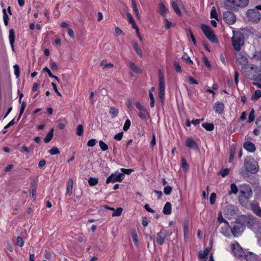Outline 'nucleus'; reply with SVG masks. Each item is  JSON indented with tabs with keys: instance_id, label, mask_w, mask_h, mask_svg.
Segmentation results:
<instances>
[{
	"instance_id": "1",
	"label": "nucleus",
	"mask_w": 261,
	"mask_h": 261,
	"mask_svg": "<svg viewBox=\"0 0 261 261\" xmlns=\"http://www.w3.org/2000/svg\"><path fill=\"white\" fill-rule=\"evenodd\" d=\"M253 194L252 189L248 184H242L239 185V200L242 203L246 200H248L252 197Z\"/></svg>"
},
{
	"instance_id": "2",
	"label": "nucleus",
	"mask_w": 261,
	"mask_h": 261,
	"mask_svg": "<svg viewBox=\"0 0 261 261\" xmlns=\"http://www.w3.org/2000/svg\"><path fill=\"white\" fill-rule=\"evenodd\" d=\"M244 35L240 32L233 31V36L231 37V43L233 49L237 51L241 50L244 45Z\"/></svg>"
},
{
	"instance_id": "3",
	"label": "nucleus",
	"mask_w": 261,
	"mask_h": 261,
	"mask_svg": "<svg viewBox=\"0 0 261 261\" xmlns=\"http://www.w3.org/2000/svg\"><path fill=\"white\" fill-rule=\"evenodd\" d=\"M244 166L248 172L256 174L259 169L257 162L251 156H247L244 160Z\"/></svg>"
},
{
	"instance_id": "4",
	"label": "nucleus",
	"mask_w": 261,
	"mask_h": 261,
	"mask_svg": "<svg viewBox=\"0 0 261 261\" xmlns=\"http://www.w3.org/2000/svg\"><path fill=\"white\" fill-rule=\"evenodd\" d=\"M248 0H225L224 3L225 8L228 10H234V7H245L248 4Z\"/></svg>"
},
{
	"instance_id": "5",
	"label": "nucleus",
	"mask_w": 261,
	"mask_h": 261,
	"mask_svg": "<svg viewBox=\"0 0 261 261\" xmlns=\"http://www.w3.org/2000/svg\"><path fill=\"white\" fill-rule=\"evenodd\" d=\"M200 28L203 34L210 41L214 43H218V40L216 35L209 26L202 24Z\"/></svg>"
},
{
	"instance_id": "6",
	"label": "nucleus",
	"mask_w": 261,
	"mask_h": 261,
	"mask_svg": "<svg viewBox=\"0 0 261 261\" xmlns=\"http://www.w3.org/2000/svg\"><path fill=\"white\" fill-rule=\"evenodd\" d=\"M159 97L161 100L163 101L165 97V85L164 75L161 69L159 70Z\"/></svg>"
},
{
	"instance_id": "7",
	"label": "nucleus",
	"mask_w": 261,
	"mask_h": 261,
	"mask_svg": "<svg viewBox=\"0 0 261 261\" xmlns=\"http://www.w3.org/2000/svg\"><path fill=\"white\" fill-rule=\"evenodd\" d=\"M232 225V226L231 228V233L234 237H238L244 230L245 226L244 224L238 221L235 222Z\"/></svg>"
},
{
	"instance_id": "8",
	"label": "nucleus",
	"mask_w": 261,
	"mask_h": 261,
	"mask_svg": "<svg viewBox=\"0 0 261 261\" xmlns=\"http://www.w3.org/2000/svg\"><path fill=\"white\" fill-rule=\"evenodd\" d=\"M231 249L233 255L237 258H241L244 256V251L242 247L237 241H234V242L231 244Z\"/></svg>"
},
{
	"instance_id": "9",
	"label": "nucleus",
	"mask_w": 261,
	"mask_h": 261,
	"mask_svg": "<svg viewBox=\"0 0 261 261\" xmlns=\"http://www.w3.org/2000/svg\"><path fill=\"white\" fill-rule=\"evenodd\" d=\"M125 175L124 174L120 173L116 171L114 173H112L106 179V184H108L110 182H115L117 181L121 182L124 178Z\"/></svg>"
},
{
	"instance_id": "10",
	"label": "nucleus",
	"mask_w": 261,
	"mask_h": 261,
	"mask_svg": "<svg viewBox=\"0 0 261 261\" xmlns=\"http://www.w3.org/2000/svg\"><path fill=\"white\" fill-rule=\"evenodd\" d=\"M247 16L252 22H258L261 15L257 9H251L247 11Z\"/></svg>"
},
{
	"instance_id": "11",
	"label": "nucleus",
	"mask_w": 261,
	"mask_h": 261,
	"mask_svg": "<svg viewBox=\"0 0 261 261\" xmlns=\"http://www.w3.org/2000/svg\"><path fill=\"white\" fill-rule=\"evenodd\" d=\"M233 10H228L223 14L224 21L228 24H233L236 21V15L232 12Z\"/></svg>"
},
{
	"instance_id": "12",
	"label": "nucleus",
	"mask_w": 261,
	"mask_h": 261,
	"mask_svg": "<svg viewBox=\"0 0 261 261\" xmlns=\"http://www.w3.org/2000/svg\"><path fill=\"white\" fill-rule=\"evenodd\" d=\"M167 231L164 229H162L156 234V243L161 246L164 243L166 237H167Z\"/></svg>"
},
{
	"instance_id": "13",
	"label": "nucleus",
	"mask_w": 261,
	"mask_h": 261,
	"mask_svg": "<svg viewBox=\"0 0 261 261\" xmlns=\"http://www.w3.org/2000/svg\"><path fill=\"white\" fill-rule=\"evenodd\" d=\"M243 147L247 151L250 153H254L256 151L255 145L250 141H245L243 143Z\"/></svg>"
},
{
	"instance_id": "14",
	"label": "nucleus",
	"mask_w": 261,
	"mask_h": 261,
	"mask_svg": "<svg viewBox=\"0 0 261 261\" xmlns=\"http://www.w3.org/2000/svg\"><path fill=\"white\" fill-rule=\"evenodd\" d=\"M250 208L253 212L259 217H261V208L256 201H253L250 203Z\"/></svg>"
},
{
	"instance_id": "15",
	"label": "nucleus",
	"mask_w": 261,
	"mask_h": 261,
	"mask_svg": "<svg viewBox=\"0 0 261 261\" xmlns=\"http://www.w3.org/2000/svg\"><path fill=\"white\" fill-rule=\"evenodd\" d=\"M224 105L222 102L217 101L215 103L213 109L216 114H221L224 111Z\"/></svg>"
},
{
	"instance_id": "16",
	"label": "nucleus",
	"mask_w": 261,
	"mask_h": 261,
	"mask_svg": "<svg viewBox=\"0 0 261 261\" xmlns=\"http://www.w3.org/2000/svg\"><path fill=\"white\" fill-rule=\"evenodd\" d=\"M186 145L188 147L193 149L196 150L198 148V146L197 144L195 142V141L190 138H188L186 139Z\"/></svg>"
},
{
	"instance_id": "17",
	"label": "nucleus",
	"mask_w": 261,
	"mask_h": 261,
	"mask_svg": "<svg viewBox=\"0 0 261 261\" xmlns=\"http://www.w3.org/2000/svg\"><path fill=\"white\" fill-rule=\"evenodd\" d=\"M245 259L247 261H258L257 255L253 252H249L244 254Z\"/></svg>"
},
{
	"instance_id": "18",
	"label": "nucleus",
	"mask_w": 261,
	"mask_h": 261,
	"mask_svg": "<svg viewBox=\"0 0 261 261\" xmlns=\"http://www.w3.org/2000/svg\"><path fill=\"white\" fill-rule=\"evenodd\" d=\"M168 11V9L166 7L164 4L162 3H160L158 10V13H159L163 17H166Z\"/></svg>"
},
{
	"instance_id": "19",
	"label": "nucleus",
	"mask_w": 261,
	"mask_h": 261,
	"mask_svg": "<svg viewBox=\"0 0 261 261\" xmlns=\"http://www.w3.org/2000/svg\"><path fill=\"white\" fill-rule=\"evenodd\" d=\"M9 39L11 47H12V49H14V44L15 42V32L13 29H11L9 30Z\"/></svg>"
},
{
	"instance_id": "20",
	"label": "nucleus",
	"mask_w": 261,
	"mask_h": 261,
	"mask_svg": "<svg viewBox=\"0 0 261 261\" xmlns=\"http://www.w3.org/2000/svg\"><path fill=\"white\" fill-rule=\"evenodd\" d=\"M172 212V205L170 202H166L165 203L163 210V213L165 215H170Z\"/></svg>"
},
{
	"instance_id": "21",
	"label": "nucleus",
	"mask_w": 261,
	"mask_h": 261,
	"mask_svg": "<svg viewBox=\"0 0 261 261\" xmlns=\"http://www.w3.org/2000/svg\"><path fill=\"white\" fill-rule=\"evenodd\" d=\"M128 67L131 69V70L136 73L141 74L142 73V70L140 68L137 67L134 63L132 62H129L128 64Z\"/></svg>"
},
{
	"instance_id": "22",
	"label": "nucleus",
	"mask_w": 261,
	"mask_h": 261,
	"mask_svg": "<svg viewBox=\"0 0 261 261\" xmlns=\"http://www.w3.org/2000/svg\"><path fill=\"white\" fill-rule=\"evenodd\" d=\"M211 251V248L206 247L204 249V250L202 251H200L198 252V257L200 259L205 258L208 254Z\"/></svg>"
},
{
	"instance_id": "23",
	"label": "nucleus",
	"mask_w": 261,
	"mask_h": 261,
	"mask_svg": "<svg viewBox=\"0 0 261 261\" xmlns=\"http://www.w3.org/2000/svg\"><path fill=\"white\" fill-rule=\"evenodd\" d=\"M171 6L178 16H181V11L178 7V5L175 1H171Z\"/></svg>"
},
{
	"instance_id": "24",
	"label": "nucleus",
	"mask_w": 261,
	"mask_h": 261,
	"mask_svg": "<svg viewBox=\"0 0 261 261\" xmlns=\"http://www.w3.org/2000/svg\"><path fill=\"white\" fill-rule=\"evenodd\" d=\"M189 225V220L187 219H185L184 220V233L185 238H188V237Z\"/></svg>"
},
{
	"instance_id": "25",
	"label": "nucleus",
	"mask_w": 261,
	"mask_h": 261,
	"mask_svg": "<svg viewBox=\"0 0 261 261\" xmlns=\"http://www.w3.org/2000/svg\"><path fill=\"white\" fill-rule=\"evenodd\" d=\"M138 116L142 120H147L149 118V113L146 109V111H139Z\"/></svg>"
},
{
	"instance_id": "26",
	"label": "nucleus",
	"mask_w": 261,
	"mask_h": 261,
	"mask_svg": "<svg viewBox=\"0 0 261 261\" xmlns=\"http://www.w3.org/2000/svg\"><path fill=\"white\" fill-rule=\"evenodd\" d=\"M132 44L136 54L140 57H141L142 56V51L138 44L136 42H133Z\"/></svg>"
},
{
	"instance_id": "27",
	"label": "nucleus",
	"mask_w": 261,
	"mask_h": 261,
	"mask_svg": "<svg viewBox=\"0 0 261 261\" xmlns=\"http://www.w3.org/2000/svg\"><path fill=\"white\" fill-rule=\"evenodd\" d=\"M202 126L207 131H212L214 129V125L213 123L205 122L202 124Z\"/></svg>"
},
{
	"instance_id": "28",
	"label": "nucleus",
	"mask_w": 261,
	"mask_h": 261,
	"mask_svg": "<svg viewBox=\"0 0 261 261\" xmlns=\"http://www.w3.org/2000/svg\"><path fill=\"white\" fill-rule=\"evenodd\" d=\"M54 136V128L50 129L49 132L47 133L46 136L44 139V141L45 143L49 142L53 138Z\"/></svg>"
},
{
	"instance_id": "29",
	"label": "nucleus",
	"mask_w": 261,
	"mask_h": 261,
	"mask_svg": "<svg viewBox=\"0 0 261 261\" xmlns=\"http://www.w3.org/2000/svg\"><path fill=\"white\" fill-rule=\"evenodd\" d=\"M230 191H229V194H236L238 192H239V187L238 188L237 185L234 183H232L230 186Z\"/></svg>"
},
{
	"instance_id": "30",
	"label": "nucleus",
	"mask_w": 261,
	"mask_h": 261,
	"mask_svg": "<svg viewBox=\"0 0 261 261\" xmlns=\"http://www.w3.org/2000/svg\"><path fill=\"white\" fill-rule=\"evenodd\" d=\"M242 220L245 224L249 226H252L254 224L253 220L249 217L246 216H243Z\"/></svg>"
},
{
	"instance_id": "31",
	"label": "nucleus",
	"mask_w": 261,
	"mask_h": 261,
	"mask_svg": "<svg viewBox=\"0 0 261 261\" xmlns=\"http://www.w3.org/2000/svg\"><path fill=\"white\" fill-rule=\"evenodd\" d=\"M110 210L114 211V212L113 213L112 216H120L122 212L123 209L122 207H118L116 210H114V208H108Z\"/></svg>"
},
{
	"instance_id": "32",
	"label": "nucleus",
	"mask_w": 261,
	"mask_h": 261,
	"mask_svg": "<svg viewBox=\"0 0 261 261\" xmlns=\"http://www.w3.org/2000/svg\"><path fill=\"white\" fill-rule=\"evenodd\" d=\"M237 61L239 62V63L243 65H245L248 63V60L244 56H239L237 58Z\"/></svg>"
},
{
	"instance_id": "33",
	"label": "nucleus",
	"mask_w": 261,
	"mask_h": 261,
	"mask_svg": "<svg viewBox=\"0 0 261 261\" xmlns=\"http://www.w3.org/2000/svg\"><path fill=\"white\" fill-rule=\"evenodd\" d=\"M132 237L134 243L136 246L138 245V237L137 233L135 230H132Z\"/></svg>"
},
{
	"instance_id": "34",
	"label": "nucleus",
	"mask_w": 261,
	"mask_h": 261,
	"mask_svg": "<svg viewBox=\"0 0 261 261\" xmlns=\"http://www.w3.org/2000/svg\"><path fill=\"white\" fill-rule=\"evenodd\" d=\"M73 188V180L71 179L68 181V185L67 188V194L70 195L72 193Z\"/></svg>"
},
{
	"instance_id": "35",
	"label": "nucleus",
	"mask_w": 261,
	"mask_h": 261,
	"mask_svg": "<svg viewBox=\"0 0 261 261\" xmlns=\"http://www.w3.org/2000/svg\"><path fill=\"white\" fill-rule=\"evenodd\" d=\"M261 97V90H256L254 94L251 96V99L252 100L256 101Z\"/></svg>"
},
{
	"instance_id": "36",
	"label": "nucleus",
	"mask_w": 261,
	"mask_h": 261,
	"mask_svg": "<svg viewBox=\"0 0 261 261\" xmlns=\"http://www.w3.org/2000/svg\"><path fill=\"white\" fill-rule=\"evenodd\" d=\"M118 110L115 107H112L110 108L109 113L111 114L112 118H115L118 114Z\"/></svg>"
},
{
	"instance_id": "37",
	"label": "nucleus",
	"mask_w": 261,
	"mask_h": 261,
	"mask_svg": "<svg viewBox=\"0 0 261 261\" xmlns=\"http://www.w3.org/2000/svg\"><path fill=\"white\" fill-rule=\"evenodd\" d=\"M25 107H26V102L23 101L21 103V106L20 111H19V114L18 115V117L17 118V121H18L19 120V119H20L22 114L24 112Z\"/></svg>"
},
{
	"instance_id": "38",
	"label": "nucleus",
	"mask_w": 261,
	"mask_h": 261,
	"mask_svg": "<svg viewBox=\"0 0 261 261\" xmlns=\"http://www.w3.org/2000/svg\"><path fill=\"white\" fill-rule=\"evenodd\" d=\"M3 19H4V22L5 25H8V21H9V16L7 13L6 10L5 9H4L3 10Z\"/></svg>"
},
{
	"instance_id": "39",
	"label": "nucleus",
	"mask_w": 261,
	"mask_h": 261,
	"mask_svg": "<svg viewBox=\"0 0 261 261\" xmlns=\"http://www.w3.org/2000/svg\"><path fill=\"white\" fill-rule=\"evenodd\" d=\"M254 113H255V112H254V109H252L249 113V114L248 120L247 121V122L248 123H251L252 122H253L254 120V118H255Z\"/></svg>"
},
{
	"instance_id": "40",
	"label": "nucleus",
	"mask_w": 261,
	"mask_h": 261,
	"mask_svg": "<svg viewBox=\"0 0 261 261\" xmlns=\"http://www.w3.org/2000/svg\"><path fill=\"white\" fill-rule=\"evenodd\" d=\"M98 179L94 177H90L88 180L89 185L90 186H94L98 184Z\"/></svg>"
},
{
	"instance_id": "41",
	"label": "nucleus",
	"mask_w": 261,
	"mask_h": 261,
	"mask_svg": "<svg viewBox=\"0 0 261 261\" xmlns=\"http://www.w3.org/2000/svg\"><path fill=\"white\" fill-rule=\"evenodd\" d=\"M234 154H235V148L234 147L230 148V154H229V160H228L229 163H231L233 161Z\"/></svg>"
},
{
	"instance_id": "42",
	"label": "nucleus",
	"mask_w": 261,
	"mask_h": 261,
	"mask_svg": "<svg viewBox=\"0 0 261 261\" xmlns=\"http://www.w3.org/2000/svg\"><path fill=\"white\" fill-rule=\"evenodd\" d=\"M30 197L31 198H33V199H35L36 198V188L33 185H31V189H30Z\"/></svg>"
},
{
	"instance_id": "43",
	"label": "nucleus",
	"mask_w": 261,
	"mask_h": 261,
	"mask_svg": "<svg viewBox=\"0 0 261 261\" xmlns=\"http://www.w3.org/2000/svg\"><path fill=\"white\" fill-rule=\"evenodd\" d=\"M48 152L51 155H57L60 154V151L57 147L54 146L50 150H48Z\"/></svg>"
},
{
	"instance_id": "44",
	"label": "nucleus",
	"mask_w": 261,
	"mask_h": 261,
	"mask_svg": "<svg viewBox=\"0 0 261 261\" xmlns=\"http://www.w3.org/2000/svg\"><path fill=\"white\" fill-rule=\"evenodd\" d=\"M99 144L101 150L103 151H107L109 148L108 145L102 140L99 141Z\"/></svg>"
},
{
	"instance_id": "45",
	"label": "nucleus",
	"mask_w": 261,
	"mask_h": 261,
	"mask_svg": "<svg viewBox=\"0 0 261 261\" xmlns=\"http://www.w3.org/2000/svg\"><path fill=\"white\" fill-rule=\"evenodd\" d=\"M84 129L82 124H79L76 128V135L81 136L83 135Z\"/></svg>"
},
{
	"instance_id": "46",
	"label": "nucleus",
	"mask_w": 261,
	"mask_h": 261,
	"mask_svg": "<svg viewBox=\"0 0 261 261\" xmlns=\"http://www.w3.org/2000/svg\"><path fill=\"white\" fill-rule=\"evenodd\" d=\"M210 17L212 18H215L216 20H218V15L217 11L215 9V8L214 7H213L211 13H210Z\"/></svg>"
},
{
	"instance_id": "47",
	"label": "nucleus",
	"mask_w": 261,
	"mask_h": 261,
	"mask_svg": "<svg viewBox=\"0 0 261 261\" xmlns=\"http://www.w3.org/2000/svg\"><path fill=\"white\" fill-rule=\"evenodd\" d=\"M173 66L176 72L181 73L182 72L181 67L178 62H174L173 63Z\"/></svg>"
},
{
	"instance_id": "48",
	"label": "nucleus",
	"mask_w": 261,
	"mask_h": 261,
	"mask_svg": "<svg viewBox=\"0 0 261 261\" xmlns=\"http://www.w3.org/2000/svg\"><path fill=\"white\" fill-rule=\"evenodd\" d=\"M130 124L131 122L130 120L128 119H126L123 127V130L126 132L129 128Z\"/></svg>"
},
{
	"instance_id": "49",
	"label": "nucleus",
	"mask_w": 261,
	"mask_h": 261,
	"mask_svg": "<svg viewBox=\"0 0 261 261\" xmlns=\"http://www.w3.org/2000/svg\"><path fill=\"white\" fill-rule=\"evenodd\" d=\"M164 23L166 30L169 29L172 25V23L169 21L166 18H165L164 19Z\"/></svg>"
},
{
	"instance_id": "50",
	"label": "nucleus",
	"mask_w": 261,
	"mask_h": 261,
	"mask_svg": "<svg viewBox=\"0 0 261 261\" xmlns=\"http://www.w3.org/2000/svg\"><path fill=\"white\" fill-rule=\"evenodd\" d=\"M127 16L128 17V22L132 25V27H134V26L136 27V23H135V21L132 16V15H131L130 13H127Z\"/></svg>"
},
{
	"instance_id": "51",
	"label": "nucleus",
	"mask_w": 261,
	"mask_h": 261,
	"mask_svg": "<svg viewBox=\"0 0 261 261\" xmlns=\"http://www.w3.org/2000/svg\"><path fill=\"white\" fill-rule=\"evenodd\" d=\"M230 172L229 169L226 168L223 169H222L219 174L223 177H224L227 176Z\"/></svg>"
},
{
	"instance_id": "52",
	"label": "nucleus",
	"mask_w": 261,
	"mask_h": 261,
	"mask_svg": "<svg viewBox=\"0 0 261 261\" xmlns=\"http://www.w3.org/2000/svg\"><path fill=\"white\" fill-rule=\"evenodd\" d=\"M181 167L184 170H187L189 168V165L185 158H181Z\"/></svg>"
},
{
	"instance_id": "53",
	"label": "nucleus",
	"mask_w": 261,
	"mask_h": 261,
	"mask_svg": "<svg viewBox=\"0 0 261 261\" xmlns=\"http://www.w3.org/2000/svg\"><path fill=\"white\" fill-rule=\"evenodd\" d=\"M13 68L14 70V74L16 77H18L20 75V69L19 66L17 64H15L13 66Z\"/></svg>"
},
{
	"instance_id": "54",
	"label": "nucleus",
	"mask_w": 261,
	"mask_h": 261,
	"mask_svg": "<svg viewBox=\"0 0 261 261\" xmlns=\"http://www.w3.org/2000/svg\"><path fill=\"white\" fill-rule=\"evenodd\" d=\"M172 190V187L170 186H166L164 188V193L167 195H170Z\"/></svg>"
},
{
	"instance_id": "55",
	"label": "nucleus",
	"mask_w": 261,
	"mask_h": 261,
	"mask_svg": "<svg viewBox=\"0 0 261 261\" xmlns=\"http://www.w3.org/2000/svg\"><path fill=\"white\" fill-rule=\"evenodd\" d=\"M135 105L136 108L139 110V111H146V108H144L140 102H136Z\"/></svg>"
},
{
	"instance_id": "56",
	"label": "nucleus",
	"mask_w": 261,
	"mask_h": 261,
	"mask_svg": "<svg viewBox=\"0 0 261 261\" xmlns=\"http://www.w3.org/2000/svg\"><path fill=\"white\" fill-rule=\"evenodd\" d=\"M16 244L20 247H22L24 245V241L21 237H17Z\"/></svg>"
},
{
	"instance_id": "57",
	"label": "nucleus",
	"mask_w": 261,
	"mask_h": 261,
	"mask_svg": "<svg viewBox=\"0 0 261 261\" xmlns=\"http://www.w3.org/2000/svg\"><path fill=\"white\" fill-rule=\"evenodd\" d=\"M216 194L215 193H211L210 198V202L211 204H214L216 201Z\"/></svg>"
},
{
	"instance_id": "58",
	"label": "nucleus",
	"mask_w": 261,
	"mask_h": 261,
	"mask_svg": "<svg viewBox=\"0 0 261 261\" xmlns=\"http://www.w3.org/2000/svg\"><path fill=\"white\" fill-rule=\"evenodd\" d=\"M121 171L122 172L123 174H130L131 173L134 171V170L133 169H125V168H121Z\"/></svg>"
},
{
	"instance_id": "59",
	"label": "nucleus",
	"mask_w": 261,
	"mask_h": 261,
	"mask_svg": "<svg viewBox=\"0 0 261 261\" xmlns=\"http://www.w3.org/2000/svg\"><path fill=\"white\" fill-rule=\"evenodd\" d=\"M149 222L150 221L148 217H144L142 218V224L144 227H146L148 225Z\"/></svg>"
},
{
	"instance_id": "60",
	"label": "nucleus",
	"mask_w": 261,
	"mask_h": 261,
	"mask_svg": "<svg viewBox=\"0 0 261 261\" xmlns=\"http://www.w3.org/2000/svg\"><path fill=\"white\" fill-rule=\"evenodd\" d=\"M96 143V140L95 139H91L89 140L87 142V146L89 147H93L95 145Z\"/></svg>"
},
{
	"instance_id": "61",
	"label": "nucleus",
	"mask_w": 261,
	"mask_h": 261,
	"mask_svg": "<svg viewBox=\"0 0 261 261\" xmlns=\"http://www.w3.org/2000/svg\"><path fill=\"white\" fill-rule=\"evenodd\" d=\"M189 34H190V36L191 37V38L192 39V41L194 44V45H197V42H196V40L194 37V35L192 31V30L191 29H189Z\"/></svg>"
},
{
	"instance_id": "62",
	"label": "nucleus",
	"mask_w": 261,
	"mask_h": 261,
	"mask_svg": "<svg viewBox=\"0 0 261 261\" xmlns=\"http://www.w3.org/2000/svg\"><path fill=\"white\" fill-rule=\"evenodd\" d=\"M150 144L151 147H153L154 145L156 144L155 135L154 133H153L152 134V139L150 141Z\"/></svg>"
},
{
	"instance_id": "63",
	"label": "nucleus",
	"mask_w": 261,
	"mask_h": 261,
	"mask_svg": "<svg viewBox=\"0 0 261 261\" xmlns=\"http://www.w3.org/2000/svg\"><path fill=\"white\" fill-rule=\"evenodd\" d=\"M51 252L48 250H45V251H44V257L47 259H49L51 258Z\"/></svg>"
},
{
	"instance_id": "64",
	"label": "nucleus",
	"mask_w": 261,
	"mask_h": 261,
	"mask_svg": "<svg viewBox=\"0 0 261 261\" xmlns=\"http://www.w3.org/2000/svg\"><path fill=\"white\" fill-rule=\"evenodd\" d=\"M123 132H121L115 135L114 138L117 141H120L123 137Z\"/></svg>"
}]
</instances>
